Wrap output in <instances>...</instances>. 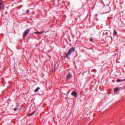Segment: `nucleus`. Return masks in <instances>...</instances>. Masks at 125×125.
I'll return each instance as SVG.
<instances>
[{"label":"nucleus","mask_w":125,"mask_h":125,"mask_svg":"<svg viewBox=\"0 0 125 125\" xmlns=\"http://www.w3.org/2000/svg\"><path fill=\"white\" fill-rule=\"evenodd\" d=\"M75 47H72L71 48H70L69 50L67 53L64 56V57H65V58H68V57L69 55H71L72 54V52H74L75 51Z\"/></svg>","instance_id":"1"},{"label":"nucleus","mask_w":125,"mask_h":125,"mask_svg":"<svg viewBox=\"0 0 125 125\" xmlns=\"http://www.w3.org/2000/svg\"><path fill=\"white\" fill-rule=\"evenodd\" d=\"M29 33H30V29H27L24 32L22 36L23 40H25L26 37L28 36V34H29Z\"/></svg>","instance_id":"2"},{"label":"nucleus","mask_w":125,"mask_h":125,"mask_svg":"<svg viewBox=\"0 0 125 125\" xmlns=\"http://www.w3.org/2000/svg\"><path fill=\"white\" fill-rule=\"evenodd\" d=\"M71 95L72 96H74V97H75L76 98H77V96H78V93L75 91H73L71 93Z\"/></svg>","instance_id":"3"},{"label":"nucleus","mask_w":125,"mask_h":125,"mask_svg":"<svg viewBox=\"0 0 125 125\" xmlns=\"http://www.w3.org/2000/svg\"><path fill=\"white\" fill-rule=\"evenodd\" d=\"M71 77H72V74H68L66 75V80H69L71 79Z\"/></svg>","instance_id":"4"},{"label":"nucleus","mask_w":125,"mask_h":125,"mask_svg":"<svg viewBox=\"0 0 125 125\" xmlns=\"http://www.w3.org/2000/svg\"><path fill=\"white\" fill-rule=\"evenodd\" d=\"M2 5H3V3L2 1H0V10L2 8Z\"/></svg>","instance_id":"5"},{"label":"nucleus","mask_w":125,"mask_h":125,"mask_svg":"<svg viewBox=\"0 0 125 125\" xmlns=\"http://www.w3.org/2000/svg\"><path fill=\"white\" fill-rule=\"evenodd\" d=\"M39 89H41V88H40V87H37L35 90H34V92H38L39 90Z\"/></svg>","instance_id":"6"},{"label":"nucleus","mask_w":125,"mask_h":125,"mask_svg":"<svg viewBox=\"0 0 125 125\" xmlns=\"http://www.w3.org/2000/svg\"><path fill=\"white\" fill-rule=\"evenodd\" d=\"M34 114H35V113H34V112H33L31 113H28V116H29V117H31V116H33V115H34Z\"/></svg>","instance_id":"7"},{"label":"nucleus","mask_w":125,"mask_h":125,"mask_svg":"<svg viewBox=\"0 0 125 125\" xmlns=\"http://www.w3.org/2000/svg\"><path fill=\"white\" fill-rule=\"evenodd\" d=\"M117 31H116V30H114V33H113V35H114V36H117Z\"/></svg>","instance_id":"8"},{"label":"nucleus","mask_w":125,"mask_h":125,"mask_svg":"<svg viewBox=\"0 0 125 125\" xmlns=\"http://www.w3.org/2000/svg\"><path fill=\"white\" fill-rule=\"evenodd\" d=\"M119 90V87H116L115 89H114V92H116L117 91H118Z\"/></svg>","instance_id":"9"},{"label":"nucleus","mask_w":125,"mask_h":125,"mask_svg":"<svg viewBox=\"0 0 125 125\" xmlns=\"http://www.w3.org/2000/svg\"><path fill=\"white\" fill-rule=\"evenodd\" d=\"M18 109H19V108H18V107H16V108H15L14 109V111H17V110H18Z\"/></svg>","instance_id":"10"},{"label":"nucleus","mask_w":125,"mask_h":125,"mask_svg":"<svg viewBox=\"0 0 125 125\" xmlns=\"http://www.w3.org/2000/svg\"><path fill=\"white\" fill-rule=\"evenodd\" d=\"M43 33H44V31H43L42 32H38V34H42Z\"/></svg>","instance_id":"11"},{"label":"nucleus","mask_w":125,"mask_h":125,"mask_svg":"<svg viewBox=\"0 0 125 125\" xmlns=\"http://www.w3.org/2000/svg\"><path fill=\"white\" fill-rule=\"evenodd\" d=\"M117 83H120V82H122L121 80L118 79L117 80Z\"/></svg>","instance_id":"12"},{"label":"nucleus","mask_w":125,"mask_h":125,"mask_svg":"<svg viewBox=\"0 0 125 125\" xmlns=\"http://www.w3.org/2000/svg\"><path fill=\"white\" fill-rule=\"evenodd\" d=\"M29 12H30V11L29 10H28L27 11H26V14H29Z\"/></svg>","instance_id":"13"},{"label":"nucleus","mask_w":125,"mask_h":125,"mask_svg":"<svg viewBox=\"0 0 125 125\" xmlns=\"http://www.w3.org/2000/svg\"><path fill=\"white\" fill-rule=\"evenodd\" d=\"M89 41H90V42H93V40H92V38H90Z\"/></svg>","instance_id":"14"},{"label":"nucleus","mask_w":125,"mask_h":125,"mask_svg":"<svg viewBox=\"0 0 125 125\" xmlns=\"http://www.w3.org/2000/svg\"><path fill=\"white\" fill-rule=\"evenodd\" d=\"M33 34H39V32H34Z\"/></svg>","instance_id":"15"}]
</instances>
